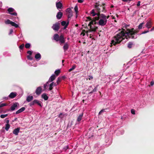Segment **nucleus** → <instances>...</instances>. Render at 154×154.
<instances>
[{"mask_svg": "<svg viewBox=\"0 0 154 154\" xmlns=\"http://www.w3.org/2000/svg\"><path fill=\"white\" fill-rule=\"evenodd\" d=\"M129 26L128 25L126 24L123 25V28L122 30L119 33L117 34L116 36L114 37L115 41L112 40L111 43V47H112V45H116L117 44L120 43L124 38H123V37L125 36L126 38L128 39V38H131L133 39H135L137 38V36H134L131 35L132 32H134L135 29L134 28L131 29H128L127 27Z\"/></svg>", "mask_w": 154, "mask_h": 154, "instance_id": "nucleus-1", "label": "nucleus"}, {"mask_svg": "<svg viewBox=\"0 0 154 154\" xmlns=\"http://www.w3.org/2000/svg\"><path fill=\"white\" fill-rule=\"evenodd\" d=\"M105 5H106L104 3H103L102 5L96 3L95 5V8L96 9L97 13H95L94 10L93 9L91 11V14L93 17L96 15H97V17H95L93 18V19H92L91 17H87L88 19H108L109 17V16H106L103 14H100V9L99 7H102V11L103 12H106Z\"/></svg>", "mask_w": 154, "mask_h": 154, "instance_id": "nucleus-2", "label": "nucleus"}, {"mask_svg": "<svg viewBox=\"0 0 154 154\" xmlns=\"http://www.w3.org/2000/svg\"><path fill=\"white\" fill-rule=\"evenodd\" d=\"M96 20H88L89 21L92 20L88 23V26H90V29H89V31L90 32H95L97 29V27L94 25V24L98 23L96 21Z\"/></svg>", "mask_w": 154, "mask_h": 154, "instance_id": "nucleus-3", "label": "nucleus"}, {"mask_svg": "<svg viewBox=\"0 0 154 154\" xmlns=\"http://www.w3.org/2000/svg\"><path fill=\"white\" fill-rule=\"evenodd\" d=\"M53 39L56 42L60 41V44L64 43L65 42L64 36L62 35L59 36L57 34H55L54 35Z\"/></svg>", "mask_w": 154, "mask_h": 154, "instance_id": "nucleus-4", "label": "nucleus"}, {"mask_svg": "<svg viewBox=\"0 0 154 154\" xmlns=\"http://www.w3.org/2000/svg\"><path fill=\"white\" fill-rule=\"evenodd\" d=\"M41 103H42L41 101H38L37 100H34L31 102L29 103V105L30 106H32L34 105L35 104H36L41 107H42V105Z\"/></svg>", "mask_w": 154, "mask_h": 154, "instance_id": "nucleus-5", "label": "nucleus"}, {"mask_svg": "<svg viewBox=\"0 0 154 154\" xmlns=\"http://www.w3.org/2000/svg\"><path fill=\"white\" fill-rule=\"evenodd\" d=\"M66 15L68 17V18H69L72 16V11L71 9L68 8L66 10Z\"/></svg>", "mask_w": 154, "mask_h": 154, "instance_id": "nucleus-6", "label": "nucleus"}, {"mask_svg": "<svg viewBox=\"0 0 154 154\" xmlns=\"http://www.w3.org/2000/svg\"><path fill=\"white\" fill-rule=\"evenodd\" d=\"M5 23L7 24H10L12 26H14L16 28H17L19 26L18 24L13 22L11 21L10 20H7L6 21Z\"/></svg>", "mask_w": 154, "mask_h": 154, "instance_id": "nucleus-7", "label": "nucleus"}, {"mask_svg": "<svg viewBox=\"0 0 154 154\" xmlns=\"http://www.w3.org/2000/svg\"><path fill=\"white\" fill-rule=\"evenodd\" d=\"M14 9L12 8H10L8 9V13L11 15L14 16L17 15V13L16 12H14L13 13H11L14 12Z\"/></svg>", "mask_w": 154, "mask_h": 154, "instance_id": "nucleus-8", "label": "nucleus"}, {"mask_svg": "<svg viewBox=\"0 0 154 154\" xmlns=\"http://www.w3.org/2000/svg\"><path fill=\"white\" fill-rule=\"evenodd\" d=\"M60 25L59 23H56L55 24H53L52 28L55 31H58L60 29Z\"/></svg>", "mask_w": 154, "mask_h": 154, "instance_id": "nucleus-9", "label": "nucleus"}, {"mask_svg": "<svg viewBox=\"0 0 154 154\" xmlns=\"http://www.w3.org/2000/svg\"><path fill=\"white\" fill-rule=\"evenodd\" d=\"M42 92V88L41 86H39L37 88L35 93L38 96H39Z\"/></svg>", "mask_w": 154, "mask_h": 154, "instance_id": "nucleus-10", "label": "nucleus"}, {"mask_svg": "<svg viewBox=\"0 0 154 154\" xmlns=\"http://www.w3.org/2000/svg\"><path fill=\"white\" fill-rule=\"evenodd\" d=\"M19 105V104L17 103H14L11 107V110L12 111L16 109V108Z\"/></svg>", "mask_w": 154, "mask_h": 154, "instance_id": "nucleus-11", "label": "nucleus"}, {"mask_svg": "<svg viewBox=\"0 0 154 154\" xmlns=\"http://www.w3.org/2000/svg\"><path fill=\"white\" fill-rule=\"evenodd\" d=\"M107 20H99L98 22L99 25L103 26L106 23Z\"/></svg>", "mask_w": 154, "mask_h": 154, "instance_id": "nucleus-12", "label": "nucleus"}, {"mask_svg": "<svg viewBox=\"0 0 154 154\" xmlns=\"http://www.w3.org/2000/svg\"><path fill=\"white\" fill-rule=\"evenodd\" d=\"M61 25L62 26H64V29H65L67 27L69 24V21H68L67 22L64 21H63L62 22Z\"/></svg>", "mask_w": 154, "mask_h": 154, "instance_id": "nucleus-13", "label": "nucleus"}, {"mask_svg": "<svg viewBox=\"0 0 154 154\" xmlns=\"http://www.w3.org/2000/svg\"><path fill=\"white\" fill-rule=\"evenodd\" d=\"M17 93L16 92H12L9 95L8 97L11 98H14L17 96Z\"/></svg>", "mask_w": 154, "mask_h": 154, "instance_id": "nucleus-14", "label": "nucleus"}, {"mask_svg": "<svg viewBox=\"0 0 154 154\" xmlns=\"http://www.w3.org/2000/svg\"><path fill=\"white\" fill-rule=\"evenodd\" d=\"M56 77L55 75H52L49 78L48 82H51L54 80L55 79Z\"/></svg>", "mask_w": 154, "mask_h": 154, "instance_id": "nucleus-15", "label": "nucleus"}, {"mask_svg": "<svg viewBox=\"0 0 154 154\" xmlns=\"http://www.w3.org/2000/svg\"><path fill=\"white\" fill-rule=\"evenodd\" d=\"M63 15V13L61 11H59L57 13L56 15V17L57 19H60L62 17Z\"/></svg>", "mask_w": 154, "mask_h": 154, "instance_id": "nucleus-16", "label": "nucleus"}, {"mask_svg": "<svg viewBox=\"0 0 154 154\" xmlns=\"http://www.w3.org/2000/svg\"><path fill=\"white\" fill-rule=\"evenodd\" d=\"M20 130V128H17L15 129L13 131V133L17 135L18 134V133L19 132Z\"/></svg>", "mask_w": 154, "mask_h": 154, "instance_id": "nucleus-17", "label": "nucleus"}, {"mask_svg": "<svg viewBox=\"0 0 154 154\" xmlns=\"http://www.w3.org/2000/svg\"><path fill=\"white\" fill-rule=\"evenodd\" d=\"M56 6L58 9H61L62 7V5L60 2H56Z\"/></svg>", "mask_w": 154, "mask_h": 154, "instance_id": "nucleus-18", "label": "nucleus"}, {"mask_svg": "<svg viewBox=\"0 0 154 154\" xmlns=\"http://www.w3.org/2000/svg\"><path fill=\"white\" fill-rule=\"evenodd\" d=\"M69 47V45L68 43H65L63 46V48L64 52L67 51Z\"/></svg>", "mask_w": 154, "mask_h": 154, "instance_id": "nucleus-19", "label": "nucleus"}, {"mask_svg": "<svg viewBox=\"0 0 154 154\" xmlns=\"http://www.w3.org/2000/svg\"><path fill=\"white\" fill-rule=\"evenodd\" d=\"M25 109V107H22L21 108H20L17 111H16V114H18L20 113H21V112H23V111H24Z\"/></svg>", "mask_w": 154, "mask_h": 154, "instance_id": "nucleus-20", "label": "nucleus"}, {"mask_svg": "<svg viewBox=\"0 0 154 154\" xmlns=\"http://www.w3.org/2000/svg\"><path fill=\"white\" fill-rule=\"evenodd\" d=\"M33 99L32 96H29L27 97L26 100L28 102H30Z\"/></svg>", "mask_w": 154, "mask_h": 154, "instance_id": "nucleus-21", "label": "nucleus"}, {"mask_svg": "<svg viewBox=\"0 0 154 154\" xmlns=\"http://www.w3.org/2000/svg\"><path fill=\"white\" fill-rule=\"evenodd\" d=\"M42 97L45 100H47L48 99V97L47 96V94L45 93H43L42 95Z\"/></svg>", "mask_w": 154, "mask_h": 154, "instance_id": "nucleus-22", "label": "nucleus"}, {"mask_svg": "<svg viewBox=\"0 0 154 154\" xmlns=\"http://www.w3.org/2000/svg\"><path fill=\"white\" fill-rule=\"evenodd\" d=\"M152 23L151 21H149L146 24V26L148 29L151 27Z\"/></svg>", "mask_w": 154, "mask_h": 154, "instance_id": "nucleus-23", "label": "nucleus"}, {"mask_svg": "<svg viewBox=\"0 0 154 154\" xmlns=\"http://www.w3.org/2000/svg\"><path fill=\"white\" fill-rule=\"evenodd\" d=\"M41 55L39 53H38L35 54V57L36 59L39 60L41 58Z\"/></svg>", "mask_w": 154, "mask_h": 154, "instance_id": "nucleus-24", "label": "nucleus"}, {"mask_svg": "<svg viewBox=\"0 0 154 154\" xmlns=\"http://www.w3.org/2000/svg\"><path fill=\"white\" fill-rule=\"evenodd\" d=\"M83 113H82L79 116L77 120L78 122H80L81 120L83 117Z\"/></svg>", "mask_w": 154, "mask_h": 154, "instance_id": "nucleus-25", "label": "nucleus"}, {"mask_svg": "<svg viewBox=\"0 0 154 154\" xmlns=\"http://www.w3.org/2000/svg\"><path fill=\"white\" fill-rule=\"evenodd\" d=\"M74 10L75 12L76 13V17H75V18H77V14L78 12V6L77 5H75V8H74Z\"/></svg>", "mask_w": 154, "mask_h": 154, "instance_id": "nucleus-26", "label": "nucleus"}, {"mask_svg": "<svg viewBox=\"0 0 154 154\" xmlns=\"http://www.w3.org/2000/svg\"><path fill=\"white\" fill-rule=\"evenodd\" d=\"M139 31L138 30H135L134 32H132L131 34V35H132V36H137L136 35H135L136 34L138 33Z\"/></svg>", "mask_w": 154, "mask_h": 154, "instance_id": "nucleus-27", "label": "nucleus"}, {"mask_svg": "<svg viewBox=\"0 0 154 154\" xmlns=\"http://www.w3.org/2000/svg\"><path fill=\"white\" fill-rule=\"evenodd\" d=\"M98 85H97V86L93 89L91 91L89 92V94L92 93L94 92H95L97 91V88L98 86Z\"/></svg>", "mask_w": 154, "mask_h": 154, "instance_id": "nucleus-28", "label": "nucleus"}, {"mask_svg": "<svg viewBox=\"0 0 154 154\" xmlns=\"http://www.w3.org/2000/svg\"><path fill=\"white\" fill-rule=\"evenodd\" d=\"M133 44L131 42H129L128 45V47L129 48H131L132 47Z\"/></svg>", "mask_w": 154, "mask_h": 154, "instance_id": "nucleus-29", "label": "nucleus"}, {"mask_svg": "<svg viewBox=\"0 0 154 154\" xmlns=\"http://www.w3.org/2000/svg\"><path fill=\"white\" fill-rule=\"evenodd\" d=\"M60 72V71L59 69H58L57 70H56L55 72L54 73L55 74L56 76H57L59 75V73Z\"/></svg>", "mask_w": 154, "mask_h": 154, "instance_id": "nucleus-30", "label": "nucleus"}, {"mask_svg": "<svg viewBox=\"0 0 154 154\" xmlns=\"http://www.w3.org/2000/svg\"><path fill=\"white\" fill-rule=\"evenodd\" d=\"M76 67V66L75 65H74L72 66V67L69 70V72H71L72 70L74 69Z\"/></svg>", "mask_w": 154, "mask_h": 154, "instance_id": "nucleus-31", "label": "nucleus"}, {"mask_svg": "<svg viewBox=\"0 0 154 154\" xmlns=\"http://www.w3.org/2000/svg\"><path fill=\"white\" fill-rule=\"evenodd\" d=\"M53 83H51L50 84L48 89L49 91H51L53 89Z\"/></svg>", "mask_w": 154, "mask_h": 154, "instance_id": "nucleus-32", "label": "nucleus"}, {"mask_svg": "<svg viewBox=\"0 0 154 154\" xmlns=\"http://www.w3.org/2000/svg\"><path fill=\"white\" fill-rule=\"evenodd\" d=\"M10 127V125L9 124H6L5 125V129L8 131Z\"/></svg>", "mask_w": 154, "mask_h": 154, "instance_id": "nucleus-33", "label": "nucleus"}, {"mask_svg": "<svg viewBox=\"0 0 154 154\" xmlns=\"http://www.w3.org/2000/svg\"><path fill=\"white\" fill-rule=\"evenodd\" d=\"M30 44L29 43H26L25 45V47L26 48H29L30 47Z\"/></svg>", "mask_w": 154, "mask_h": 154, "instance_id": "nucleus-34", "label": "nucleus"}, {"mask_svg": "<svg viewBox=\"0 0 154 154\" xmlns=\"http://www.w3.org/2000/svg\"><path fill=\"white\" fill-rule=\"evenodd\" d=\"M8 115V114H2L0 115V117L1 118L3 119L5 118V117L7 116Z\"/></svg>", "mask_w": 154, "mask_h": 154, "instance_id": "nucleus-35", "label": "nucleus"}, {"mask_svg": "<svg viewBox=\"0 0 154 154\" xmlns=\"http://www.w3.org/2000/svg\"><path fill=\"white\" fill-rule=\"evenodd\" d=\"M7 105V104L5 103H0V108L2 107L6 106Z\"/></svg>", "mask_w": 154, "mask_h": 154, "instance_id": "nucleus-36", "label": "nucleus"}, {"mask_svg": "<svg viewBox=\"0 0 154 154\" xmlns=\"http://www.w3.org/2000/svg\"><path fill=\"white\" fill-rule=\"evenodd\" d=\"M24 46V44H23L19 46V48L20 49L22 50Z\"/></svg>", "mask_w": 154, "mask_h": 154, "instance_id": "nucleus-37", "label": "nucleus"}, {"mask_svg": "<svg viewBox=\"0 0 154 154\" xmlns=\"http://www.w3.org/2000/svg\"><path fill=\"white\" fill-rule=\"evenodd\" d=\"M86 31L85 29L82 30V32L81 34L83 36H85V33H86Z\"/></svg>", "mask_w": 154, "mask_h": 154, "instance_id": "nucleus-38", "label": "nucleus"}, {"mask_svg": "<svg viewBox=\"0 0 154 154\" xmlns=\"http://www.w3.org/2000/svg\"><path fill=\"white\" fill-rule=\"evenodd\" d=\"M61 78L58 77L57 79V84H58L61 81Z\"/></svg>", "mask_w": 154, "mask_h": 154, "instance_id": "nucleus-39", "label": "nucleus"}, {"mask_svg": "<svg viewBox=\"0 0 154 154\" xmlns=\"http://www.w3.org/2000/svg\"><path fill=\"white\" fill-rule=\"evenodd\" d=\"M143 23H140L138 26V28L139 29H141L142 28Z\"/></svg>", "mask_w": 154, "mask_h": 154, "instance_id": "nucleus-40", "label": "nucleus"}, {"mask_svg": "<svg viewBox=\"0 0 154 154\" xmlns=\"http://www.w3.org/2000/svg\"><path fill=\"white\" fill-rule=\"evenodd\" d=\"M49 82H47L44 85V87L45 89H46V87L48 86V85Z\"/></svg>", "mask_w": 154, "mask_h": 154, "instance_id": "nucleus-41", "label": "nucleus"}, {"mask_svg": "<svg viewBox=\"0 0 154 154\" xmlns=\"http://www.w3.org/2000/svg\"><path fill=\"white\" fill-rule=\"evenodd\" d=\"M104 112H105V111H104V109H102L99 113V115H101L102 113Z\"/></svg>", "mask_w": 154, "mask_h": 154, "instance_id": "nucleus-42", "label": "nucleus"}, {"mask_svg": "<svg viewBox=\"0 0 154 154\" xmlns=\"http://www.w3.org/2000/svg\"><path fill=\"white\" fill-rule=\"evenodd\" d=\"M149 32V30L145 31L143 32H142V33L141 34H139L140 35L141 34H145L146 33L148 32Z\"/></svg>", "mask_w": 154, "mask_h": 154, "instance_id": "nucleus-43", "label": "nucleus"}, {"mask_svg": "<svg viewBox=\"0 0 154 154\" xmlns=\"http://www.w3.org/2000/svg\"><path fill=\"white\" fill-rule=\"evenodd\" d=\"M123 2H127L130 3V2L132 1V0H122Z\"/></svg>", "mask_w": 154, "mask_h": 154, "instance_id": "nucleus-44", "label": "nucleus"}, {"mask_svg": "<svg viewBox=\"0 0 154 154\" xmlns=\"http://www.w3.org/2000/svg\"><path fill=\"white\" fill-rule=\"evenodd\" d=\"M131 112L133 114H135V110L133 109H131Z\"/></svg>", "mask_w": 154, "mask_h": 154, "instance_id": "nucleus-45", "label": "nucleus"}, {"mask_svg": "<svg viewBox=\"0 0 154 154\" xmlns=\"http://www.w3.org/2000/svg\"><path fill=\"white\" fill-rule=\"evenodd\" d=\"M27 53L29 54L30 55H31L32 54V52L31 51H27Z\"/></svg>", "mask_w": 154, "mask_h": 154, "instance_id": "nucleus-46", "label": "nucleus"}, {"mask_svg": "<svg viewBox=\"0 0 154 154\" xmlns=\"http://www.w3.org/2000/svg\"><path fill=\"white\" fill-rule=\"evenodd\" d=\"M30 56L31 55H27V58L28 59H29L30 60H32V58Z\"/></svg>", "mask_w": 154, "mask_h": 154, "instance_id": "nucleus-47", "label": "nucleus"}, {"mask_svg": "<svg viewBox=\"0 0 154 154\" xmlns=\"http://www.w3.org/2000/svg\"><path fill=\"white\" fill-rule=\"evenodd\" d=\"M92 86H90L88 88V91L90 92L91 91V90L92 89Z\"/></svg>", "mask_w": 154, "mask_h": 154, "instance_id": "nucleus-48", "label": "nucleus"}, {"mask_svg": "<svg viewBox=\"0 0 154 154\" xmlns=\"http://www.w3.org/2000/svg\"><path fill=\"white\" fill-rule=\"evenodd\" d=\"M93 79V76H88V79L89 80H90L91 79Z\"/></svg>", "mask_w": 154, "mask_h": 154, "instance_id": "nucleus-49", "label": "nucleus"}, {"mask_svg": "<svg viewBox=\"0 0 154 154\" xmlns=\"http://www.w3.org/2000/svg\"><path fill=\"white\" fill-rule=\"evenodd\" d=\"M63 115V113H60L58 116V117L62 118H63V116H62V115Z\"/></svg>", "mask_w": 154, "mask_h": 154, "instance_id": "nucleus-50", "label": "nucleus"}, {"mask_svg": "<svg viewBox=\"0 0 154 154\" xmlns=\"http://www.w3.org/2000/svg\"><path fill=\"white\" fill-rule=\"evenodd\" d=\"M104 109L105 112H108L109 110V109L108 108Z\"/></svg>", "mask_w": 154, "mask_h": 154, "instance_id": "nucleus-51", "label": "nucleus"}, {"mask_svg": "<svg viewBox=\"0 0 154 154\" xmlns=\"http://www.w3.org/2000/svg\"><path fill=\"white\" fill-rule=\"evenodd\" d=\"M88 20H85V24H86V27H87V23H88Z\"/></svg>", "mask_w": 154, "mask_h": 154, "instance_id": "nucleus-52", "label": "nucleus"}, {"mask_svg": "<svg viewBox=\"0 0 154 154\" xmlns=\"http://www.w3.org/2000/svg\"><path fill=\"white\" fill-rule=\"evenodd\" d=\"M154 84V82L153 81H152L150 82V85L151 86H152Z\"/></svg>", "mask_w": 154, "mask_h": 154, "instance_id": "nucleus-53", "label": "nucleus"}, {"mask_svg": "<svg viewBox=\"0 0 154 154\" xmlns=\"http://www.w3.org/2000/svg\"><path fill=\"white\" fill-rule=\"evenodd\" d=\"M140 1H138V3H137V6H139L140 5Z\"/></svg>", "mask_w": 154, "mask_h": 154, "instance_id": "nucleus-54", "label": "nucleus"}, {"mask_svg": "<svg viewBox=\"0 0 154 154\" xmlns=\"http://www.w3.org/2000/svg\"><path fill=\"white\" fill-rule=\"evenodd\" d=\"M78 2L79 3H82L83 2L82 0H78Z\"/></svg>", "mask_w": 154, "mask_h": 154, "instance_id": "nucleus-55", "label": "nucleus"}, {"mask_svg": "<svg viewBox=\"0 0 154 154\" xmlns=\"http://www.w3.org/2000/svg\"><path fill=\"white\" fill-rule=\"evenodd\" d=\"M52 83H53V86H56V85H57V84H56V83H54V82H52Z\"/></svg>", "mask_w": 154, "mask_h": 154, "instance_id": "nucleus-56", "label": "nucleus"}, {"mask_svg": "<svg viewBox=\"0 0 154 154\" xmlns=\"http://www.w3.org/2000/svg\"><path fill=\"white\" fill-rule=\"evenodd\" d=\"M13 32V30L12 29H11L10 30V32L9 33V34H11Z\"/></svg>", "mask_w": 154, "mask_h": 154, "instance_id": "nucleus-57", "label": "nucleus"}, {"mask_svg": "<svg viewBox=\"0 0 154 154\" xmlns=\"http://www.w3.org/2000/svg\"><path fill=\"white\" fill-rule=\"evenodd\" d=\"M90 32L89 31V30H88L86 32V33L88 36V32Z\"/></svg>", "mask_w": 154, "mask_h": 154, "instance_id": "nucleus-58", "label": "nucleus"}, {"mask_svg": "<svg viewBox=\"0 0 154 154\" xmlns=\"http://www.w3.org/2000/svg\"><path fill=\"white\" fill-rule=\"evenodd\" d=\"M136 11H134L133 13V16H134L135 15H136Z\"/></svg>", "mask_w": 154, "mask_h": 154, "instance_id": "nucleus-59", "label": "nucleus"}, {"mask_svg": "<svg viewBox=\"0 0 154 154\" xmlns=\"http://www.w3.org/2000/svg\"><path fill=\"white\" fill-rule=\"evenodd\" d=\"M6 122L7 123V124H9V120H7L6 121Z\"/></svg>", "mask_w": 154, "mask_h": 154, "instance_id": "nucleus-60", "label": "nucleus"}, {"mask_svg": "<svg viewBox=\"0 0 154 154\" xmlns=\"http://www.w3.org/2000/svg\"><path fill=\"white\" fill-rule=\"evenodd\" d=\"M154 30V26L150 30V31H152L153 30Z\"/></svg>", "mask_w": 154, "mask_h": 154, "instance_id": "nucleus-61", "label": "nucleus"}, {"mask_svg": "<svg viewBox=\"0 0 154 154\" xmlns=\"http://www.w3.org/2000/svg\"><path fill=\"white\" fill-rule=\"evenodd\" d=\"M113 7H114L113 5H112L110 7L112 8H113Z\"/></svg>", "mask_w": 154, "mask_h": 154, "instance_id": "nucleus-62", "label": "nucleus"}, {"mask_svg": "<svg viewBox=\"0 0 154 154\" xmlns=\"http://www.w3.org/2000/svg\"><path fill=\"white\" fill-rule=\"evenodd\" d=\"M75 26H76V27H77L78 26V24H76L75 25Z\"/></svg>", "mask_w": 154, "mask_h": 154, "instance_id": "nucleus-63", "label": "nucleus"}, {"mask_svg": "<svg viewBox=\"0 0 154 154\" xmlns=\"http://www.w3.org/2000/svg\"><path fill=\"white\" fill-rule=\"evenodd\" d=\"M89 37H90V38H91L92 36H91V34H90V36H89Z\"/></svg>", "mask_w": 154, "mask_h": 154, "instance_id": "nucleus-64", "label": "nucleus"}]
</instances>
